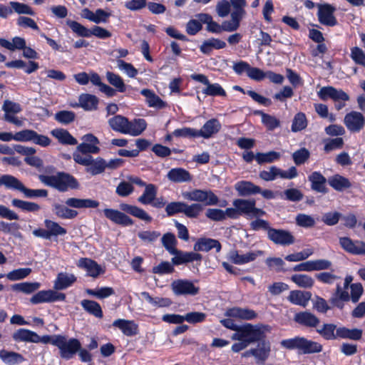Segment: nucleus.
Returning a JSON list of instances; mask_svg holds the SVG:
<instances>
[{
	"mask_svg": "<svg viewBox=\"0 0 365 365\" xmlns=\"http://www.w3.org/2000/svg\"><path fill=\"white\" fill-rule=\"evenodd\" d=\"M311 296L312 294L309 292L293 290L290 292L289 295L288 296V300L293 304L305 307L307 305Z\"/></svg>",
	"mask_w": 365,
	"mask_h": 365,
	"instance_id": "7c9ffc66",
	"label": "nucleus"
},
{
	"mask_svg": "<svg viewBox=\"0 0 365 365\" xmlns=\"http://www.w3.org/2000/svg\"><path fill=\"white\" fill-rule=\"evenodd\" d=\"M53 212L57 217L62 219H73L78 215L77 211L59 204L53 205Z\"/></svg>",
	"mask_w": 365,
	"mask_h": 365,
	"instance_id": "3c124183",
	"label": "nucleus"
},
{
	"mask_svg": "<svg viewBox=\"0 0 365 365\" xmlns=\"http://www.w3.org/2000/svg\"><path fill=\"white\" fill-rule=\"evenodd\" d=\"M257 113L261 116L262 123L267 130H273L279 127L280 121L275 116L264 113L262 111H258Z\"/></svg>",
	"mask_w": 365,
	"mask_h": 365,
	"instance_id": "864d4df0",
	"label": "nucleus"
},
{
	"mask_svg": "<svg viewBox=\"0 0 365 365\" xmlns=\"http://www.w3.org/2000/svg\"><path fill=\"white\" fill-rule=\"evenodd\" d=\"M268 330L267 326L259 324H245L241 326L231 336L232 340L237 341L232 344V351L238 353L250 344L263 340L265 338V332Z\"/></svg>",
	"mask_w": 365,
	"mask_h": 365,
	"instance_id": "f257e3e1",
	"label": "nucleus"
},
{
	"mask_svg": "<svg viewBox=\"0 0 365 365\" xmlns=\"http://www.w3.org/2000/svg\"><path fill=\"white\" fill-rule=\"evenodd\" d=\"M106 166V163L103 158H97L96 160H93L92 158V163L87 167L86 172L92 175H96L102 173Z\"/></svg>",
	"mask_w": 365,
	"mask_h": 365,
	"instance_id": "5fc2aeb1",
	"label": "nucleus"
},
{
	"mask_svg": "<svg viewBox=\"0 0 365 365\" xmlns=\"http://www.w3.org/2000/svg\"><path fill=\"white\" fill-rule=\"evenodd\" d=\"M318 96L322 101H327L331 98L337 103L336 107L337 110H340L344 106L341 102L347 101L349 100V95L341 89H336L332 86L322 87L317 93Z\"/></svg>",
	"mask_w": 365,
	"mask_h": 365,
	"instance_id": "6e6552de",
	"label": "nucleus"
},
{
	"mask_svg": "<svg viewBox=\"0 0 365 365\" xmlns=\"http://www.w3.org/2000/svg\"><path fill=\"white\" fill-rule=\"evenodd\" d=\"M76 281L73 274L60 272L54 281L53 288L56 290H63L71 287Z\"/></svg>",
	"mask_w": 365,
	"mask_h": 365,
	"instance_id": "393cba45",
	"label": "nucleus"
},
{
	"mask_svg": "<svg viewBox=\"0 0 365 365\" xmlns=\"http://www.w3.org/2000/svg\"><path fill=\"white\" fill-rule=\"evenodd\" d=\"M279 153L276 151H269L267 153H257L255 155V160L259 164L270 163L277 160L280 158Z\"/></svg>",
	"mask_w": 365,
	"mask_h": 365,
	"instance_id": "4d7b16f0",
	"label": "nucleus"
},
{
	"mask_svg": "<svg viewBox=\"0 0 365 365\" xmlns=\"http://www.w3.org/2000/svg\"><path fill=\"white\" fill-rule=\"evenodd\" d=\"M11 205L14 207L19 208L25 212H36L41 209L40 205L35 202L24 201L16 198L11 200Z\"/></svg>",
	"mask_w": 365,
	"mask_h": 365,
	"instance_id": "a18cd8bd",
	"label": "nucleus"
},
{
	"mask_svg": "<svg viewBox=\"0 0 365 365\" xmlns=\"http://www.w3.org/2000/svg\"><path fill=\"white\" fill-rule=\"evenodd\" d=\"M41 284L39 282H21L12 285L14 291L22 292L26 294H31L39 289Z\"/></svg>",
	"mask_w": 365,
	"mask_h": 365,
	"instance_id": "8fccbe9b",
	"label": "nucleus"
},
{
	"mask_svg": "<svg viewBox=\"0 0 365 365\" xmlns=\"http://www.w3.org/2000/svg\"><path fill=\"white\" fill-rule=\"evenodd\" d=\"M350 56L355 63L365 67V53L361 48L357 46L351 48Z\"/></svg>",
	"mask_w": 365,
	"mask_h": 365,
	"instance_id": "774afa93",
	"label": "nucleus"
},
{
	"mask_svg": "<svg viewBox=\"0 0 365 365\" xmlns=\"http://www.w3.org/2000/svg\"><path fill=\"white\" fill-rule=\"evenodd\" d=\"M296 224L301 227L312 228L316 224V220L312 215L299 213L295 217Z\"/></svg>",
	"mask_w": 365,
	"mask_h": 365,
	"instance_id": "13d9d810",
	"label": "nucleus"
},
{
	"mask_svg": "<svg viewBox=\"0 0 365 365\" xmlns=\"http://www.w3.org/2000/svg\"><path fill=\"white\" fill-rule=\"evenodd\" d=\"M202 90V93L207 96H225L226 92L223 88L218 83H210Z\"/></svg>",
	"mask_w": 365,
	"mask_h": 365,
	"instance_id": "e2e57ef3",
	"label": "nucleus"
},
{
	"mask_svg": "<svg viewBox=\"0 0 365 365\" xmlns=\"http://www.w3.org/2000/svg\"><path fill=\"white\" fill-rule=\"evenodd\" d=\"M255 200L237 199L232 202L234 207H237L240 215H245L250 217L262 216L264 212L255 207Z\"/></svg>",
	"mask_w": 365,
	"mask_h": 365,
	"instance_id": "1a4fd4ad",
	"label": "nucleus"
},
{
	"mask_svg": "<svg viewBox=\"0 0 365 365\" xmlns=\"http://www.w3.org/2000/svg\"><path fill=\"white\" fill-rule=\"evenodd\" d=\"M127 120V118L120 115H117L110 118L108 123L113 130L125 134Z\"/></svg>",
	"mask_w": 365,
	"mask_h": 365,
	"instance_id": "c03bdc74",
	"label": "nucleus"
},
{
	"mask_svg": "<svg viewBox=\"0 0 365 365\" xmlns=\"http://www.w3.org/2000/svg\"><path fill=\"white\" fill-rule=\"evenodd\" d=\"M162 244L170 254L175 252L177 244L175 236L170 232L165 234L162 237Z\"/></svg>",
	"mask_w": 365,
	"mask_h": 365,
	"instance_id": "0e129e2a",
	"label": "nucleus"
},
{
	"mask_svg": "<svg viewBox=\"0 0 365 365\" xmlns=\"http://www.w3.org/2000/svg\"><path fill=\"white\" fill-rule=\"evenodd\" d=\"M98 98L91 94H81L78 98V106L85 110H93L97 108Z\"/></svg>",
	"mask_w": 365,
	"mask_h": 365,
	"instance_id": "ea45409f",
	"label": "nucleus"
},
{
	"mask_svg": "<svg viewBox=\"0 0 365 365\" xmlns=\"http://www.w3.org/2000/svg\"><path fill=\"white\" fill-rule=\"evenodd\" d=\"M41 182L47 186L57 189L59 191L64 192L68 189H75L78 187V182L72 175L58 173L55 175H40Z\"/></svg>",
	"mask_w": 365,
	"mask_h": 365,
	"instance_id": "f03ea898",
	"label": "nucleus"
},
{
	"mask_svg": "<svg viewBox=\"0 0 365 365\" xmlns=\"http://www.w3.org/2000/svg\"><path fill=\"white\" fill-rule=\"evenodd\" d=\"M4 185L7 189L19 190L24 193L26 197H45L48 195L46 190H32L26 188L24 184L16 178L11 175L0 176V187Z\"/></svg>",
	"mask_w": 365,
	"mask_h": 365,
	"instance_id": "7ed1b4c3",
	"label": "nucleus"
},
{
	"mask_svg": "<svg viewBox=\"0 0 365 365\" xmlns=\"http://www.w3.org/2000/svg\"><path fill=\"white\" fill-rule=\"evenodd\" d=\"M294 321L304 327H316L319 324V319L309 312H302L294 315Z\"/></svg>",
	"mask_w": 365,
	"mask_h": 365,
	"instance_id": "cd10ccee",
	"label": "nucleus"
},
{
	"mask_svg": "<svg viewBox=\"0 0 365 365\" xmlns=\"http://www.w3.org/2000/svg\"><path fill=\"white\" fill-rule=\"evenodd\" d=\"M235 190L240 196H247L260 192V187L249 181H240L235 184Z\"/></svg>",
	"mask_w": 365,
	"mask_h": 365,
	"instance_id": "e433bc0d",
	"label": "nucleus"
},
{
	"mask_svg": "<svg viewBox=\"0 0 365 365\" xmlns=\"http://www.w3.org/2000/svg\"><path fill=\"white\" fill-rule=\"evenodd\" d=\"M322 351V346L317 341L301 337L299 352L304 354L319 353Z\"/></svg>",
	"mask_w": 365,
	"mask_h": 365,
	"instance_id": "4c0bfd02",
	"label": "nucleus"
},
{
	"mask_svg": "<svg viewBox=\"0 0 365 365\" xmlns=\"http://www.w3.org/2000/svg\"><path fill=\"white\" fill-rule=\"evenodd\" d=\"M344 123L349 130L359 132L364 127L365 119L361 113L352 111L345 115Z\"/></svg>",
	"mask_w": 365,
	"mask_h": 365,
	"instance_id": "f3484780",
	"label": "nucleus"
},
{
	"mask_svg": "<svg viewBox=\"0 0 365 365\" xmlns=\"http://www.w3.org/2000/svg\"><path fill=\"white\" fill-rule=\"evenodd\" d=\"M140 93L145 98V102L149 107L161 109L166 106V103L153 91L143 89Z\"/></svg>",
	"mask_w": 365,
	"mask_h": 365,
	"instance_id": "c85d7f7f",
	"label": "nucleus"
},
{
	"mask_svg": "<svg viewBox=\"0 0 365 365\" xmlns=\"http://www.w3.org/2000/svg\"><path fill=\"white\" fill-rule=\"evenodd\" d=\"M262 255L263 252L261 250L250 251L242 253L238 250H232L227 254V259L235 264L242 265L255 261L258 257Z\"/></svg>",
	"mask_w": 365,
	"mask_h": 365,
	"instance_id": "9b49d317",
	"label": "nucleus"
},
{
	"mask_svg": "<svg viewBox=\"0 0 365 365\" xmlns=\"http://www.w3.org/2000/svg\"><path fill=\"white\" fill-rule=\"evenodd\" d=\"M31 272V268H19L8 272L6 276L10 281H18L26 278Z\"/></svg>",
	"mask_w": 365,
	"mask_h": 365,
	"instance_id": "680f3d73",
	"label": "nucleus"
},
{
	"mask_svg": "<svg viewBox=\"0 0 365 365\" xmlns=\"http://www.w3.org/2000/svg\"><path fill=\"white\" fill-rule=\"evenodd\" d=\"M267 237L276 245L289 246L294 243V235L288 230L272 228L269 230Z\"/></svg>",
	"mask_w": 365,
	"mask_h": 365,
	"instance_id": "ddd939ff",
	"label": "nucleus"
},
{
	"mask_svg": "<svg viewBox=\"0 0 365 365\" xmlns=\"http://www.w3.org/2000/svg\"><path fill=\"white\" fill-rule=\"evenodd\" d=\"M2 110L4 113L3 118L5 121L12 123L17 127H22L24 125L25 118H19L16 115L22 110L20 104L6 100L4 101Z\"/></svg>",
	"mask_w": 365,
	"mask_h": 365,
	"instance_id": "0eeeda50",
	"label": "nucleus"
},
{
	"mask_svg": "<svg viewBox=\"0 0 365 365\" xmlns=\"http://www.w3.org/2000/svg\"><path fill=\"white\" fill-rule=\"evenodd\" d=\"M168 179L175 183L189 182L192 180L190 173L181 168H172L167 174Z\"/></svg>",
	"mask_w": 365,
	"mask_h": 365,
	"instance_id": "a878e982",
	"label": "nucleus"
},
{
	"mask_svg": "<svg viewBox=\"0 0 365 365\" xmlns=\"http://www.w3.org/2000/svg\"><path fill=\"white\" fill-rule=\"evenodd\" d=\"M319 21L327 26H334L337 24V20L334 16L336 9L329 4H320L318 6Z\"/></svg>",
	"mask_w": 365,
	"mask_h": 365,
	"instance_id": "dca6fc26",
	"label": "nucleus"
},
{
	"mask_svg": "<svg viewBox=\"0 0 365 365\" xmlns=\"http://www.w3.org/2000/svg\"><path fill=\"white\" fill-rule=\"evenodd\" d=\"M329 185L335 190L341 192L351 186L349 180L342 175L336 174L328 178Z\"/></svg>",
	"mask_w": 365,
	"mask_h": 365,
	"instance_id": "c9c22d12",
	"label": "nucleus"
},
{
	"mask_svg": "<svg viewBox=\"0 0 365 365\" xmlns=\"http://www.w3.org/2000/svg\"><path fill=\"white\" fill-rule=\"evenodd\" d=\"M337 339H349L351 340H359L362 336V330L359 329H348L340 327L336 329Z\"/></svg>",
	"mask_w": 365,
	"mask_h": 365,
	"instance_id": "58836bf2",
	"label": "nucleus"
},
{
	"mask_svg": "<svg viewBox=\"0 0 365 365\" xmlns=\"http://www.w3.org/2000/svg\"><path fill=\"white\" fill-rule=\"evenodd\" d=\"M51 134L56 139H58V142L62 144L66 145H76L77 140L75 138H73L66 130L57 128L54 129L51 131Z\"/></svg>",
	"mask_w": 365,
	"mask_h": 365,
	"instance_id": "79ce46f5",
	"label": "nucleus"
},
{
	"mask_svg": "<svg viewBox=\"0 0 365 365\" xmlns=\"http://www.w3.org/2000/svg\"><path fill=\"white\" fill-rule=\"evenodd\" d=\"M77 266L86 270L88 276L94 278L104 273L101 266L89 258H81L77 262Z\"/></svg>",
	"mask_w": 365,
	"mask_h": 365,
	"instance_id": "6ab92c4d",
	"label": "nucleus"
},
{
	"mask_svg": "<svg viewBox=\"0 0 365 365\" xmlns=\"http://www.w3.org/2000/svg\"><path fill=\"white\" fill-rule=\"evenodd\" d=\"M81 304L83 309L90 314H92L97 318L103 317V311L101 305L98 302L92 300L83 299L81 302Z\"/></svg>",
	"mask_w": 365,
	"mask_h": 365,
	"instance_id": "37998d69",
	"label": "nucleus"
},
{
	"mask_svg": "<svg viewBox=\"0 0 365 365\" xmlns=\"http://www.w3.org/2000/svg\"><path fill=\"white\" fill-rule=\"evenodd\" d=\"M12 338L17 342L36 343L37 334L26 329H19L12 334Z\"/></svg>",
	"mask_w": 365,
	"mask_h": 365,
	"instance_id": "473e14b6",
	"label": "nucleus"
},
{
	"mask_svg": "<svg viewBox=\"0 0 365 365\" xmlns=\"http://www.w3.org/2000/svg\"><path fill=\"white\" fill-rule=\"evenodd\" d=\"M120 208L123 211L145 222H150L152 220V217L144 210L138 207L122 203L120 205Z\"/></svg>",
	"mask_w": 365,
	"mask_h": 365,
	"instance_id": "f704fd0d",
	"label": "nucleus"
},
{
	"mask_svg": "<svg viewBox=\"0 0 365 365\" xmlns=\"http://www.w3.org/2000/svg\"><path fill=\"white\" fill-rule=\"evenodd\" d=\"M350 300V295L348 292V289L341 287L340 283L336 284V289L335 292L333 294L330 302L334 306L339 309L344 307V302H349Z\"/></svg>",
	"mask_w": 365,
	"mask_h": 365,
	"instance_id": "b1692460",
	"label": "nucleus"
},
{
	"mask_svg": "<svg viewBox=\"0 0 365 365\" xmlns=\"http://www.w3.org/2000/svg\"><path fill=\"white\" fill-rule=\"evenodd\" d=\"M307 122L305 115L303 113H298L294 118L292 130L293 132H298L307 127Z\"/></svg>",
	"mask_w": 365,
	"mask_h": 365,
	"instance_id": "338daca9",
	"label": "nucleus"
},
{
	"mask_svg": "<svg viewBox=\"0 0 365 365\" xmlns=\"http://www.w3.org/2000/svg\"><path fill=\"white\" fill-rule=\"evenodd\" d=\"M67 206L74 208H96L98 207L99 202L91 199H81L71 197L66 200Z\"/></svg>",
	"mask_w": 365,
	"mask_h": 365,
	"instance_id": "72a5a7b5",
	"label": "nucleus"
},
{
	"mask_svg": "<svg viewBox=\"0 0 365 365\" xmlns=\"http://www.w3.org/2000/svg\"><path fill=\"white\" fill-rule=\"evenodd\" d=\"M317 332L327 340L337 339L336 327L333 324H325Z\"/></svg>",
	"mask_w": 365,
	"mask_h": 365,
	"instance_id": "bf43d9fd",
	"label": "nucleus"
},
{
	"mask_svg": "<svg viewBox=\"0 0 365 365\" xmlns=\"http://www.w3.org/2000/svg\"><path fill=\"white\" fill-rule=\"evenodd\" d=\"M66 295L63 293L58 292L56 290H41L34 294L30 302L34 304L41 303H51L58 301H64Z\"/></svg>",
	"mask_w": 365,
	"mask_h": 365,
	"instance_id": "f8f14e48",
	"label": "nucleus"
},
{
	"mask_svg": "<svg viewBox=\"0 0 365 365\" xmlns=\"http://www.w3.org/2000/svg\"><path fill=\"white\" fill-rule=\"evenodd\" d=\"M185 199L202 202L205 205H216L219 202L217 196L211 190L195 189L182 193Z\"/></svg>",
	"mask_w": 365,
	"mask_h": 365,
	"instance_id": "423d86ee",
	"label": "nucleus"
},
{
	"mask_svg": "<svg viewBox=\"0 0 365 365\" xmlns=\"http://www.w3.org/2000/svg\"><path fill=\"white\" fill-rule=\"evenodd\" d=\"M104 215L113 222L123 226H130L133 224V220L125 213L114 209H105Z\"/></svg>",
	"mask_w": 365,
	"mask_h": 365,
	"instance_id": "a211bd4d",
	"label": "nucleus"
},
{
	"mask_svg": "<svg viewBox=\"0 0 365 365\" xmlns=\"http://www.w3.org/2000/svg\"><path fill=\"white\" fill-rule=\"evenodd\" d=\"M66 24L71 28V29L78 36L81 37H90V29H87L84 26L81 25L80 23L73 21V20H67Z\"/></svg>",
	"mask_w": 365,
	"mask_h": 365,
	"instance_id": "052dcab7",
	"label": "nucleus"
},
{
	"mask_svg": "<svg viewBox=\"0 0 365 365\" xmlns=\"http://www.w3.org/2000/svg\"><path fill=\"white\" fill-rule=\"evenodd\" d=\"M44 225L48 232L50 238L52 237L65 235L67 233V231L64 227L51 220H45Z\"/></svg>",
	"mask_w": 365,
	"mask_h": 365,
	"instance_id": "49530a36",
	"label": "nucleus"
},
{
	"mask_svg": "<svg viewBox=\"0 0 365 365\" xmlns=\"http://www.w3.org/2000/svg\"><path fill=\"white\" fill-rule=\"evenodd\" d=\"M113 326L127 336H135L139 331L138 325L133 320L118 319L113 322Z\"/></svg>",
	"mask_w": 365,
	"mask_h": 365,
	"instance_id": "aec40b11",
	"label": "nucleus"
},
{
	"mask_svg": "<svg viewBox=\"0 0 365 365\" xmlns=\"http://www.w3.org/2000/svg\"><path fill=\"white\" fill-rule=\"evenodd\" d=\"M291 279L298 287L304 289L311 288L314 283V280L312 277L303 274H294L291 277Z\"/></svg>",
	"mask_w": 365,
	"mask_h": 365,
	"instance_id": "603ef678",
	"label": "nucleus"
},
{
	"mask_svg": "<svg viewBox=\"0 0 365 365\" xmlns=\"http://www.w3.org/2000/svg\"><path fill=\"white\" fill-rule=\"evenodd\" d=\"M308 179L312 183L313 190L321 193L327 192L326 187L327 179L319 172H313L308 177Z\"/></svg>",
	"mask_w": 365,
	"mask_h": 365,
	"instance_id": "c756f323",
	"label": "nucleus"
},
{
	"mask_svg": "<svg viewBox=\"0 0 365 365\" xmlns=\"http://www.w3.org/2000/svg\"><path fill=\"white\" fill-rule=\"evenodd\" d=\"M206 317L207 314L200 312H190L184 315L185 321L192 324L205 322Z\"/></svg>",
	"mask_w": 365,
	"mask_h": 365,
	"instance_id": "69168bd1",
	"label": "nucleus"
},
{
	"mask_svg": "<svg viewBox=\"0 0 365 365\" xmlns=\"http://www.w3.org/2000/svg\"><path fill=\"white\" fill-rule=\"evenodd\" d=\"M0 359L6 365H16L25 361L21 354L4 349L0 350Z\"/></svg>",
	"mask_w": 365,
	"mask_h": 365,
	"instance_id": "2f4dec72",
	"label": "nucleus"
},
{
	"mask_svg": "<svg viewBox=\"0 0 365 365\" xmlns=\"http://www.w3.org/2000/svg\"><path fill=\"white\" fill-rule=\"evenodd\" d=\"M156 194V187L153 184H148L145 186L143 195L138 197V202L143 205L150 204L155 200Z\"/></svg>",
	"mask_w": 365,
	"mask_h": 365,
	"instance_id": "09e8293b",
	"label": "nucleus"
},
{
	"mask_svg": "<svg viewBox=\"0 0 365 365\" xmlns=\"http://www.w3.org/2000/svg\"><path fill=\"white\" fill-rule=\"evenodd\" d=\"M106 78L110 84L114 86L117 91L123 93L126 90V86L123 78L118 74L108 71L106 73Z\"/></svg>",
	"mask_w": 365,
	"mask_h": 365,
	"instance_id": "6e6d98bb",
	"label": "nucleus"
},
{
	"mask_svg": "<svg viewBox=\"0 0 365 365\" xmlns=\"http://www.w3.org/2000/svg\"><path fill=\"white\" fill-rule=\"evenodd\" d=\"M221 123L216 118L208 120L200 130H197V136L205 139L211 138L221 129Z\"/></svg>",
	"mask_w": 365,
	"mask_h": 365,
	"instance_id": "412c9836",
	"label": "nucleus"
},
{
	"mask_svg": "<svg viewBox=\"0 0 365 365\" xmlns=\"http://www.w3.org/2000/svg\"><path fill=\"white\" fill-rule=\"evenodd\" d=\"M339 245L348 253L354 255H365V242L361 240H352L348 237L339 238Z\"/></svg>",
	"mask_w": 365,
	"mask_h": 365,
	"instance_id": "2eb2a0df",
	"label": "nucleus"
},
{
	"mask_svg": "<svg viewBox=\"0 0 365 365\" xmlns=\"http://www.w3.org/2000/svg\"><path fill=\"white\" fill-rule=\"evenodd\" d=\"M271 352V346L269 341H262L258 344L257 347L250 349L244 353L242 356L248 358L251 356H254L257 364H264L269 358Z\"/></svg>",
	"mask_w": 365,
	"mask_h": 365,
	"instance_id": "9d476101",
	"label": "nucleus"
},
{
	"mask_svg": "<svg viewBox=\"0 0 365 365\" xmlns=\"http://www.w3.org/2000/svg\"><path fill=\"white\" fill-rule=\"evenodd\" d=\"M171 288L176 295L195 296L200 292V288L187 279H177L172 282Z\"/></svg>",
	"mask_w": 365,
	"mask_h": 365,
	"instance_id": "4468645a",
	"label": "nucleus"
},
{
	"mask_svg": "<svg viewBox=\"0 0 365 365\" xmlns=\"http://www.w3.org/2000/svg\"><path fill=\"white\" fill-rule=\"evenodd\" d=\"M0 46L11 51L16 49L23 50V56L26 58L35 59L38 58L36 51L30 47H26L24 38L19 36L13 38L12 41L0 38Z\"/></svg>",
	"mask_w": 365,
	"mask_h": 365,
	"instance_id": "20e7f679",
	"label": "nucleus"
},
{
	"mask_svg": "<svg viewBox=\"0 0 365 365\" xmlns=\"http://www.w3.org/2000/svg\"><path fill=\"white\" fill-rule=\"evenodd\" d=\"M55 344L60 351L61 356L66 359H71L81 348V344L77 339H67L62 335H60L58 341Z\"/></svg>",
	"mask_w": 365,
	"mask_h": 365,
	"instance_id": "39448f33",
	"label": "nucleus"
},
{
	"mask_svg": "<svg viewBox=\"0 0 365 365\" xmlns=\"http://www.w3.org/2000/svg\"><path fill=\"white\" fill-rule=\"evenodd\" d=\"M86 292L91 297H94L98 299L107 298L113 295L115 292L112 287H103L96 289H86Z\"/></svg>",
	"mask_w": 365,
	"mask_h": 365,
	"instance_id": "de8ad7c7",
	"label": "nucleus"
},
{
	"mask_svg": "<svg viewBox=\"0 0 365 365\" xmlns=\"http://www.w3.org/2000/svg\"><path fill=\"white\" fill-rule=\"evenodd\" d=\"M225 315L228 317H233L242 320H252L257 317L254 310L247 308L233 307L228 309Z\"/></svg>",
	"mask_w": 365,
	"mask_h": 365,
	"instance_id": "5701e85b",
	"label": "nucleus"
},
{
	"mask_svg": "<svg viewBox=\"0 0 365 365\" xmlns=\"http://www.w3.org/2000/svg\"><path fill=\"white\" fill-rule=\"evenodd\" d=\"M221 244L215 239L201 237L194 245V250L197 252H209L215 248L217 252L221 250Z\"/></svg>",
	"mask_w": 365,
	"mask_h": 365,
	"instance_id": "4be33fe9",
	"label": "nucleus"
},
{
	"mask_svg": "<svg viewBox=\"0 0 365 365\" xmlns=\"http://www.w3.org/2000/svg\"><path fill=\"white\" fill-rule=\"evenodd\" d=\"M226 47V43L220 39L212 38L205 41L200 47V51L208 54L212 49H221Z\"/></svg>",
	"mask_w": 365,
	"mask_h": 365,
	"instance_id": "a19ab883",
	"label": "nucleus"
},
{
	"mask_svg": "<svg viewBox=\"0 0 365 365\" xmlns=\"http://www.w3.org/2000/svg\"><path fill=\"white\" fill-rule=\"evenodd\" d=\"M125 134L131 136L140 135L147 127L146 121L143 118H135L131 121L127 120Z\"/></svg>",
	"mask_w": 365,
	"mask_h": 365,
	"instance_id": "bb28decb",
	"label": "nucleus"
}]
</instances>
